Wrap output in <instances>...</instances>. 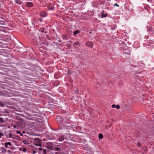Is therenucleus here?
I'll list each match as a JSON object with an SVG mask.
<instances>
[{
  "label": "nucleus",
  "mask_w": 154,
  "mask_h": 154,
  "mask_svg": "<svg viewBox=\"0 0 154 154\" xmlns=\"http://www.w3.org/2000/svg\"><path fill=\"white\" fill-rule=\"evenodd\" d=\"M116 105L114 104H112V107L113 108H116Z\"/></svg>",
  "instance_id": "nucleus-26"
},
{
  "label": "nucleus",
  "mask_w": 154,
  "mask_h": 154,
  "mask_svg": "<svg viewBox=\"0 0 154 154\" xmlns=\"http://www.w3.org/2000/svg\"><path fill=\"white\" fill-rule=\"evenodd\" d=\"M60 148L57 147H55L54 148V150L56 151H60Z\"/></svg>",
  "instance_id": "nucleus-20"
},
{
  "label": "nucleus",
  "mask_w": 154,
  "mask_h": 154,
  "mask_svg": "<svg viewBox=\"0 0 154 154\" xmlns=\"http://www.w3.org/2000/svg\"><path fill=\"white\" fill-rule=\"evenodd\" d=\"M22 142L23 143H24V144L26 145L29 144L28 142L26 140H23Z\"/></svg>",
  "instance_id": "nucleus-10"
},
{
  "label": "nucleus",
  "mask_w": 154,
  "mask_h": 154,
  "mask_svg": "<svg viewBox=\"0 0 154 154\" xmlns=\"http://www.w3.org/2000/svg\"><path fill=\"white\" fill-rule=\"evenodd\" d=\"M141 144L140 142H138L137 144V146L139 147H140Z\"/></svg>",
  "instance_id": "nucleus-25"
},
{
  "label": "nucleus",
  "mask_w": 154,
  "mask_h": 154,
  "mask_svg": "<svg viewBox=\"0 0 154 154\" xmlns=\"http://www.w3.org/2000/svg\"><path fill=\"white\" fill-rule=\"evenodd\" d=\"M71 71L69 69H68L67 72V74L69 75H70L71 74Z\"/></svg>",
  "instance_id": "nucleus-19"
},
{
  "label": "nucleus",
  "mask_w": 154,
  "mask_h": 154,
  "mask_svg": "<svg viewBox=\"0 0 154 154\" xmlns=\"http://www.w3.org/2000/svg\"><path fill=\"white\" fill-rule=\"evenodd\" d=\"M15 2L19 5L22 4L23 2L21 0H15Z\"/></svg>",
  "instance_id": "nucleus-9"
},
{
  "label": "nucleus",
  "mask_w": 154,
  "mask_h": 154,
  "mask_svg": "<svg viewBox=\"0 0 154 154\" xmlns=\"http://www.w3.org/2000/svg\"><path fill=\"white\" fill-rule=\"evenodd\" d=\"M38 149L39 151H42V149L41 148H40Z\"/></svg>",
  "instance_id": "nucleus-31"
},
{
  "label": "nucleus",
  "mask_w": 154,
  "mask_h": 154,
  "mask_svg": "<svg viewBox=\"0 0 154 154\" xmlns=\"http://www.w3.org/2000/svg\"><path fill=\"white\" fill-rule=\"evenodd\" d=\"M80 32L79 30H76L75 31V32H73V34L74 35H75L77 34H79V33Z\"/></svg>",
  "instance_id": "nucleus-13"
},
{
  "label": "nucleus",
  "mask_w": 154,
  "mask_h": 154,
  "mask_svg": "<svg viewBox=\"0 0 154 154\" xmlns=\"http://www.w3.org/2000/svg\"><path fill=\"white\" fill-rule=\"evenodd\" d=\"M146 38L147 39H148V37H149L148 36H146Z\"/></svg>",
  "instance_id": "nucleus-34"
},
{
  "label": "nucleus",
  "mask_w": 154,
  "mask_h": 154,
  "mask_svg": "<svg viewBox=\"0 0 154 154\" xmlns=\"http://www.w3.org/2000/svg\"><path fill=\"white\" fill-rule=\"evenodd\" d=\"M79 90L78 89H76V90L74 91V93L75 94H78L79 93Z\"/></svg>",
  "instance_id": "nucleus-18"
},
{
  "label": "nucleus",
  "mask_w": 154,
  "mask_h": 154,
  "mask_svg": "<svg viewBox=\"0 0 154 154\" xmlns=\"http://www.w3.org/2000/svg\"><path fill=\"white\" fill-rule=\"evenodd\" d=\"M11 146V143L10 142H6L5 143V148H8Z\"/></svg>",
  "instance_id": "nucleus-4"
},
{
  "label": "nucleus",
  "mask_w": 154,
  "mask_h": 154,
  "mask_svg": "<svg viewBox=\"0 0 154 154\" xmlns=\"http://www.w3.org/2000/svg\"><path fill=\"white\" fill-rule=\"evenodd\" d=\"M5 106V104L2 101H0V106L4 107Z\"/></svg>",
  "instance_id": "nucleus-14"
},
{
  "label": "nucleus",
  "mask_w": 154,
  "mask_h": 154,
  "mask_svg": "<svg viewBox=\"0 0 154 154\" xmlns=\"http://www.w3.org/2000/svg\"><path fill=\"white\" fill-rule=\"evenodd\" d=\"M43 151L44 154H46V150L45 149H44L43 150Z\"/></svg>",
  "instance_id": "nucleus-23"
},
{
  "label": "nucleus",
  "mask_w": 154,
  "mask_h": 154,
  "mask_svg": "<svg viewBox=\"0 0 154 154\" xmlns=\"http://www.w3.org/2000/svg\"><path fill=\"white\" fill-rule=\"evenodd\" d=\"M17 133L18 134H20V135H21V136H22L23 135V134H22L21 133H20V131H17Z\"/></svg>",
  "instance_id": "nucleus-27"
},
{
  "label": "nucleus",
  "mask_w": 154,
  "mask_h": 154,
  "mask_svg": "<svg viewBox=\"0 0 154 154\" xmlns=\"http://www.w3.org/2000/svg\"><path fill=\"white\" fill-rule=\"evenodd\" d=\"M7 152V149L4 147H0V154H5Z\"/></svg>",
  "instance_id": "nucleus-3"
},
{
  "label": "nucleus",
  "mask_w": 154,
  "mask_h": 154,
  "mask_svg": "<svg viewBox=\"0 0 154 154\" xmlns=\"http://www.w3.org/2000/svg\"><path fill=\"white\" fill-rule=\"evenodd\" d=\"M13 127L14 128H17V126L16 125H14Z\"/></svg>",
  "instance_id": "nucleus-29"
},
{
  "label": "nucleus",
  "mask_w": 154,
  "mask_h": 154,
  "mask_svg": "<svg viewBox=\"0 0 154 154\" xmlns=\"http://www.w3.org/2000/svg\"><path fill=\"white\" fill-rule=\"evenodd\" d=\"M46 14H47L46 12L42 11L40 13V15L42 17H45L46 16Z\"/></svg>",
  "instance_id": "nucleus-7"
},
{
  "label": "nucleus",
  "mask_w": 154,
  "mask_h": 154,
  "mask_svg": "<svg viewBox=\"0 0 154 154\" xmlns=\"http://www.w3.org/2000/svg\"><path fill=\"white\" fill-rule=\"evenodd\" d=\"M5 122V120L3 118L0 117V122L1 123H4Z\"/></svg>",
  "instance_id": "nucleus-12"
},
{
  "label": "nucleus",
  "mask_w": 154,
  "mask_h": 154,
  "mask_svg": "<svg viewBox=\"0 0 154 154\" xmlns=\"http://www.w3.org/2000/svg\"><path fill=\"white\" fill-rule=\"evenodd\" d=\"M65 138L63 135H61L59 137V140L60 141H62Z\"/></svg>",
  "instance_id": "nucleus-8"
},
{
  "label": "nucleus",
  "mask_w": 154,
  "mask_h": 154,
  "mask_svg": "<svg viewBox=\"0 0 154 154\" xmlns=\"http://www.w3.org/2000/svg\"><path fill=\"white\" fill-rule=\"evenodd\" d=\"M107 14H103V13H102V14L101 15V17H102L103 18V17H107Z\"/></svg>",
  "instance_id": "nucleus-16"
},
{
  "label": "nucleus",
  "mask_w": 154,
  "mask_h": 154,
  "mask_svg": "<svg viewBox=\"0 0 154 154\" xmlns=\"http://www.w3.org/2000/svg\"><path fill=\"white\" fill-rule=\"evenodd\" d=\"M103 135L102 134H99V139H102L103 138Z\"/></svg>",
  "instance_id": "nucleus-15"
},
{
  "label": "nucleus",
  "mask_w": 154,
  "mask_h": 154,
  "mask_svg": "<svg viewBox=\"0 0 154 154\" xmlns=\"http://www.w3.org/2000/svg\"><path fill=\"white\" fill-rule=\"evenodd\" d=\"M33 144L35 145L41 146H42L41 140L39 138H36L33 141Z\"/></svg>",
  "instance_id": "nucleus-1"
},
{
  "label": "nucleus",
  "mask_w": 154,
  "mask_h": 154,
  "mask_svg": "<svg viewBox=\"0 0 154 154\" xmlns=\"http://www.w3.org/2000/svg\"><path fill=\"white\" fill-rule=\"evenodd\" d=\"M2 126H2V125H0V127H2Z\"/></svg>",
  "instance_id": "nucleus-35"
},
{
  "label": "nucleus",
  "mask_w": 154,
  "mask_h": 154,
  "mask_svg": "<svg viewBox=\"0 0 154 154\" xmlns=\"http://www.w3.org/2000/svg\"><path fill=\"white\" fill-rule=\"evenodd\" d=\"M9 135L10 138H11L13 136H12V135L11 133L9 134Z\"/></svg>",
  "instance_id": "nucleus-24"
},
{
  "label": "nucleus",
  "mask_w": 154,
  "mask_h": 154,
  "mask_svg": "<svg viewBox=\"0 0 154 154\" xmlns=\"http://www.w3.org/2000/svg\"><path fill=\"white\" fill-rule=\"evenodd\" d=\"M59 41L60 42H61V40H59Z\"/></svg>",
  "instance_id": "nucleus-36"
},
{
  "label": "nucleus",
  "mask_w": 154,
  "mask_h": 154,
  "mask_svg": "<svg viewBox=\"0 0 154 154\" xmlns=\"http://www.w3.org/2000/svg\"><path fill=\"white\" fill-rule=\"evenodd\" d=\"M4 136V134L2 133H0V138H1L2 137Z\"/></svg>",
  "instance_id": "nucleus-22"
},
{
  "label": "nucleus",
  "mask_w": 154,
  "mask_h": 154,
  "mask_svg": "<svg viewBox=\"0 0 154 154\" xmlns=\"http://www.w3.org/2000/svg\"><path fill=\"white\" fill-rule=\"evenodd\" d=\"M49 148V149H51V148H50H50Z\"/></svg>",
  "instance_id": "nucleus-37"
},
{
  "label": "nucleus",
  "mask_w": 154,
  "mask_h": 154,
  "mask_svg": "<svg viewBox=\"0 0 154 154\" xmlns=\"http://www.w3.org/2000/svg\"><path fill=\"white\" fill-rule=\"evenodd\" d=\"M85 45L87 47L91 48L94 45V43L91 41H88L86 42Z\"/></svg>",
  "instance_id": "nucleus-2"
},
{
  "label": "nucleus",
  "mask_w": 154,
  "mask_h": 154,
  "mask_svg": "<svg viewBox=\"0 0 154 154\" xmlns=\"http://www.w3.org/2000/svg\"><path fill=\"white\" fill-rule=\"evenodd\" d=\"M114 5L116 6H117V7H119V5H117V3L115 4H114Z\"/></svg>",
  "instance_id": "nucleus-30"
},
{
  "label": "nucleus",
  "mask_w": 154,
  "mask_h": 154,
  "mask_svg": "<svg viewBox=\"0 0 154 154\" xmlns=\"http://www.w3.org/2000/svg\"><path fill=\"white\" fill-rule=\"evenodd\" d=\"M116 108L117 109H119L120 108V106L119 105H116Z\"/></svg>",
  "instance_id": "nucleus-21"
},
{
  "label": "nucleus",
  "mask_w": 154,
  "mask_h": 154,
  "mask_svg": "<svg viewBox=\"0 0 154 154\" xmlns=\"http://www.w3.org/2000/svg\"><path fill=\"white\" fill-rule=\"evenodd\" d=\"M148 42L150 44H152L154 43V41L153 40H150L148 41Z\"/></svg>",
  "instance_id": "nucleus-17"
},
{
  "label": "nucleus",
  "mask_w": 154,
  "mask_h": 154,
  "mask_svg": "<svg viewBox=\"0 0 154 154\" xmlns=\"http://www.w3.org/2000/svg\"><path fill=\"white\" fill-rule=\"evenodd\" d=\"M4 22L2 20H0V24H3Z\"/></svg>",
  "instance_id": "nucleus-28"
},
{
  "label": "nucleus",
  "mask_w": 154,
  "mask_h": 154,
  "mask_svg": "<svg viewBox=\"0 0 154 154\" xmlns=\"http://www.w3.org/2000/svg\"><path fill=\"white\" fill-rule=\"evenodd\" d=\"M20 150L25 152L26 151V149L25 148L22 147L20 148Z\"/></svg>",
  "instance_id": "nucleus-11"
},
{
  "label": "nucleus",
  "mask_w": 154,
  "mask_h": 154,
  "mask_svg": "<svg viewBox=\"0 0 154 154\" xmlns=\"http://www.w3.org/2000/svg\"><path fill=\"white\" fill-rule=\"evenodd\" d=\"M38 20L40 22H42V18H39Z\"/></svg>",
  "instance_id": "nucleus-32"
},
{
  "label": "nucleus",
  "mask_w": 154,
  "mask_h": 154,
  "mask_svg": "<svg viewBox=\"0 0 154 154\" xmlns=\"http://www.w3.org/2000/svg\"><path fill=\"white\" fill-rule=\"evenodd\" d=\"M148 1L149 2V1L148 0Z\"/></svg>",
  "instance_id": "nucleus-38"
},
{
  "label": "nucleus",
  "mask_w": 154,
  "mask_h": 154,
  "mask_svg": "<svg viewBox=\"0 0 154 154\" xmlns=\"http://www.w3.org/2000/svg\"><path fill=\"white\" fill-rule=\"evenodd\" d=\"M74 46L75 48H78L80 46V43L78 42L74 43Z\"/></svg>",
  "instance_id": "nucleus-6"
},
{
  "label": "nucleus",
  "mask_w": 154,
  "mask_h": 154,
  "mask_svg": "<svg viewBox=\"0 0 154 154\" xmlns=\"http://www.w3.org/2000/svg\"><path fill=\"white\" fill-rule=\"evenodd\" d=\"M26 5L28 7H31L33 6V4L31 2H27L26 3Z\"/></svg>",
  "instance_id": "nucleus-5"
},
{
  "label": "nucleus",
  "mask_w": 154,
  "mask_h": 154,
  "mask_svg": "<svg viewBox=\"0 0 154 154\" xmlns=\"http://www.w3.org/2000/svg\"><path fill=\"white\" fill-rule=\"evenodd\" d=\"M8 152H11V151H10V150H8Z\"/></svg>",
  "instance_id": "nucleus-33"
}]
</instances>
